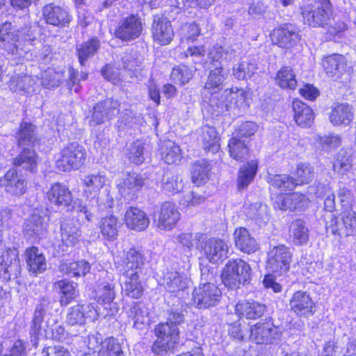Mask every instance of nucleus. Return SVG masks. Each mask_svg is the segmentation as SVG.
I'll return each mask as SVG.
<instances>
[{"label":"nucleus","instance_id":"58","mask_svg":"<svg viewBox=\"0 0 356 356\" xmlns=\"http://www.w3.org/2000/svg\"><path fill=\"white\" fill-rule=\"evenodd\" d=\"M266 179L270 186L282 190H292L296 186L294 178L288 175L268 174Z\"/></svg>","mask_w":356,"mask_h":356},{"label":"nucleus","instance_id":"20","mask_svg":"<svg viewBox=\"0 0 356 356\" xmlns=\"http://www.w3.org/2000/svg\"><path fill=\"white\" fill-rule=\"evenodd\" d=\"M271 38L273 44L288 49L298 40L299 34L293 25L285 24L273 31Z\"/></svg>","mask_w":356,"mask_h":356},{"label":"nucleus","instance_id":"31","mask_svg":"<svg viewBox=\"0 0 356 356\" xmlns=\"http://www.w3.org/2000/svg\"><path fill=\"white\" fill-rule=\"evenodd\" d=\"M25 257L28 269L31 273L37 275L47 269L46 259L38 248L33 246L27 248Z\"/></svg>","mask_w":356,"mask_h":356},{"label":"nucleus","instance_id":"19","mask_svg":"<svg viewBox=\"0 0 356 356\" xmlns=\"http://www.w3.org/2000/svg\"><path fill=\"white\" fill-rule=\"evenodd\" d=\"M280 330L270 322L258 323L250 329V335L257 343H272L280 337Z\"/></svg>","mask_w":356,"mask_h":356},{"label":"nucleus","instance_id":"48","mask_svg":"<svg viewBox=\"0 0 356 356\" xmlns=\"http://www.w3.org/2000/svg\"><path fill=\"white\" fill-rule=\"evenodd\" d=\"M248 140L234 136L229 140L228 148L230 156L237 161H242L248 154Z\"/></svg>","mask_w":356,"mask_h":356},{"label":"nucleus","instance_id":"2","mask_svg":"<svg viewBox=\"0 0 356 356\" xmlns=\"http://www.w3.org/2000/svg\"><path fill=\"white\" fill-rule=\"evenodd\" d=\"M156 340L152 346V352L160 356H165L172 352L179 341V327L160 323L154 328Z\"/></svg>","mask_w":356,"mask_h":356},{"label":"nucleus","instance_id":"5","mask_svg":"<svg viewBox=\"0 0 356 356\" xmlns=\"http://www.w3.org/2000/svg\"><path fill=\"white\" fill-rule=\"evenodd\" d=\"M115 288L113 276L107 275V280L101 282L95 291L97 302L107 305L104 307L106 312L102 314L104 316L115 315L118 312V307L113 302L116 296Z\"/></svg>","mask_w":356,"mask_h":356},{"label":"nucleus","instance_id":"61","mask_svg":"<svg viewBox=\"0 0 356 356\" xmlns=\"http://www.w3.org/2000/svg\"><path fill=\"white\" fill-rule=\"evenodd\" d=\"M218 91L211 92V97L209 98L207 103L213 110V111L218 113H222L224 111L228 110V105L225 102L224 97H226L230 92L225 90L222 95L218 93ZM204 102H207L206 97Z\"/></svg>","mask_w":356,"mask_h":356},{"label":"nucleus","instance_id":"56","mask_svg":"<svg viewBox=\"0 0 356 356\" xmlns=\"http://www.w3.org/2000/svg\"><path fill=\"white\" fill-rule=\"evenodd\" d=\"M293 241L296 245H301L306 243L309 239V229L304 220L297 219L291 226Z\"/></svg>","mask_w":356,"mask_h":356},{"label":"nucleus","instance_id":"60","mask_svg":"<svg viewBox=\"0 0 356 356\" xmlns=\"http://www.w3.org/2000/svg\"><path fill=\"white\" fill-rule=\"evenodd\" d=\"M99 356H123V351L118 341L110 337L106 339L102 343L99 352Z\"/></svg>","mask_w":356,"mask_h":356},{"label":"nucleus","instance_id":"59","mask_svg":"<svg viewBox=\"0 0 356 356\" xmlns=\"http://www.w3.org/2000/svg\"><path fill=\"white\" fill-rule=\"evenodd\" d=\"M34 126L26 122L21 124L20 129L17 133L18 145L21 147L27 145L30 147L35 140Z\"/></svg>","mask_w":356,"mask_h":356},{"label":"nucleus","instance_id":"34","mask_svg":"<svg viewBox=\"0 0 356 356\" xmlns=\"http://www.w3.org/2000/svg\"><path fill=\"white\" fill-rule=\"evenodd\" d=\"M49 200L58 206H70L72 202V195L70 190L64 185L56 183L47 192Z\"/></svg>","mask_w":356,"mask_h":356},{"label":"nucleus","instance_id":"57","mask_svg":"<svg viewBox=\"0 0 356 356\" xmlns=\"http://www.w3.org/2000/svg\"><path fill=\"white\" fill-rule=\"evenodd\" d=\"M161 187L166 194L175 195L183 190L184 184L177 175L166 173L162 179Z\"/></svg>","mask_w":356,"mask_h":356},{"label":"nucleus","instance_id":"1","mask_svg":"<svg viewBox=\"0 0 356 356\" xmlns=\"http://www.w3.org/2000/svg\"><path fill=\"white\" fill-rule=\"evenodd\" d=\"M252 269L250 265L240 258L229 259L223 268L221 277L223 284L230 289H238L241 284L249 282Z\"/></svg>","mask_w":356,"mask_h":356},{"label":"nucleus","instance_id":"46","mask_svg":"<svg viewBox=\"0 0 356 356\" xmlns=\"http://www.w3.org/2000/svg\"><path fill=\"white\" fill-rule=\"evenodd\" d=\"M127 313L129 318L134 322V327L136 329H142L147 323L148 309L144 303L134 302Z\"/></svg>","mask_w":356,"mask_h":356},{"label":"nucleus","instance_id":"8","mask_svg":"<svg viewBox=\"0 0 356 356\" xmlns=\"http://www.w3.org/2000/svg\"><path fill=\"white\" fill-rule=\"evenodd\" d=\"M145 261L144 250L141 248L133 247L124 252L117 268L121 274L142 273Z\"/></svg>","mask_w":356,"mask_h":356},{"label":"nucleus","instance_id":"39","mask_svg":"<svg viewBox=\"0 0 356 356\" xmlns=\"http://www.w3.org/2000/svg\"><path fill=\"white\" fill-rule=\"evenodd\" d=\"M90 270V266L85 260L79 261H63L59 266V270L71 277L85 276Z\"/></svg>","mask_w":356,"mask_h":356},{"label":"nucleus","instance_id":"41","mask_svg":"<svg viewBox=\"0 0 356 356\" xmlns=\"http://www.w3.org/2000/svg\"><path fill=\"white\" fill-rule=\"evenodd\" d=\"M213 69L211 70L204 88L209 92L220 91L222 88V83L226 79L227 72L223 67L214 65Z\"/></svg>","mask_w":356,"mask_h":356},{"label":"nucleus","instance_id":"25","mask_svg":"<svg viewBox=\"0 0 356 356\" xmlns=\"http://www.w3.org/2000/svg\"><path fill=\"white\" fill-rule=\"evenodd\" d=\"M152 35L154 40L161 45H166L171 42L174 31L168 18L159 15L154 17Z\"/></svg>","mask_w":356,"mask_h":356},{"label":"nucleus","instance_id":"52","mask_svg":"<svg viewBox=\"0 0 356 356\" xmlns=\"http://www.w3.org/2000/svg\"><path fill=\"white\" fill-rule=\"evenodd\" d=\"M203 147L205 150L217 152L220 149L219 137L215 128L204 126L202 131Z\"/></svg>","mask_w":356,"mask_h":356},{"label":"nucleus","instance_id":"16","mask_svg":"<svg viewBox=\"0 0 356 356\" xmlns=\"http://www.w3.org/2000/svg\"><path fill=\"white\" fill-rule=\"evenodd\" d=\"M142 30L143 24L140 18L137 15H131L121 21L115 35L122 40H131L138 38Z\"/></svg>","mask_w":356,"mask_h":356},{"label":"nucleus","instance_id":"3","mask_svg":"<svg viewBox=\"0 0 356 356\" xmlns=\"http://www.w3.org/2000/svg\"><path fill=\"white\" fill-rule=\"evenodd\" d=\"M323 3L307 4L301 7V15L305 24L314 27H325L332 16V6L329 0Z\"/></svg>","mask_w":356,"mask_h":356},{"label":"nucleus","instance_id":"7","mask_svg":"<svg viewBox=\"0 0 356 356\" xmlns=\"http://www.w3.org/2000/svg\"><path fill=\"white\" fill-rule=\"evenodd\" d=\"M291 252L284 245L273 247L268 254L266 267L275 275L280 276L290 268Z\"/></svg>","mask_w":356,"mask_h":356},{"label":"nucleus","instance_id":"49","mask_svg":"<svg viewBox=\"0 0 356 356\" xmlns=\"http://www.w3.org/2000/svg\"><path fill=\"white\" fill-rule=\"evenodd\" d=\"M161 154L162 159L168 164L176 163L181 157L179 146L172 140L162 142Z\"/></svg>","mask_w":356,"mask_h":356},{"label":"nucleus","instance_id":"32","mask_svg":"<svg viewBox=\"0 0 356 356\" xmlns=\"http://www.w3.org/2000/svg\"><path fill=\"white\" fill-rule=\"evenodd\" d=\"M265 305L256 301H242L235 307L236 313L249 319H257L264 315Z\"/></svg>","mask_w":356,"mask_h":356},{"label":"nucleus","instance_id":"51","mask_svg":"<svg viewBox=\"0 0 356 356\" xmlns=\"http://www.w3.org/2000/svg\"><path fill=\"white\" fill-rule=\"evenodd\" d=\"M257 165L256 161H251L241 168L238 176L239 189L246 188L253 181L257 171Z\"/></svg>","mask_w":356,"mask_h":356},{"label":"nucleus","instance_id":"26","mask_svg":"<svg viewBox=\"0 0 356 356\" xmlns=\"http://www.w3.org/2000/svg\"><path fill=\"white\" fill-rule=\"evenodd\" d=\"M42 15L47 24L54 26H65L70 21L68 12L54 3L46 4L42 8Z\"/></svg>","mask_w":356,"mask_h":356},{"label":"nucleus","instance_id":"45","mask_svg":"<svg viewBox=\"0 0 356 356\" xmlns=\"http://www.w3.org/2000/svg\"><path fill=\"white\" fill-rule=\"evenodd\" d=\"M314 143L316 148L321 151L330 152L335 149L341 144V138L338 134H330L314 136Z\"/></svg>","mask_w":356,"mask_h":356},{"label":"nucleus","instance_id":"64","mask_svg":"<svg viewBox=\"0 0 356 356\" xmlns=\"http://www.w3.org/2000/svg\"><path fill=\"white\" fill-rule=\"evenodd\" d=\"M83 181L90 193L93 192L96 194V193L104 185L106 177L105 175L99 173L96 175H88L84 177Z\"/></svg>","mask_w":356,"mask_h":356},{"label":"nucleus","instance_id":"35","mask_svg":"<svg viewBox=\"0 0 356 356\" xmlns=\"http://www.w3.org/2000/svg\"><path fill=\"white\" fill-rule=\"evenodd\" d=\"M121 223L115 216L111 214L105 216L99 222V228L103 238L113 241L117 239Z\"/></svg>","mask_w":356,"mask_h":356},{"label":"nucleus","instance_id":"44","mask_svg":"<svg viewBox=\"0 0 356 356\" xmlns=\"http://www.w3.org/2000/svg\"><path fill=\"white\" fill-rule=\"evenodd\" d=\"M15 166L33 172L37 167L36 154L31 147H24L22 152L13 159Z\"/></svg>","mask_w":356,"mask_h":356},{"label":"nucleus","instance_id":"10","mask_svg":"<svg viewBox=\"0 0 356 356\" xmlns=\"http://www.w3.org/2000/svg\"><path fill=\"white\" fill-rule=\"evenodd\" d=\"M156 226L161 230L169 231L173 229L180 219V213L175 204L165 202L154 212Z\"/></svg>","mask_w":356,"mask_h":356},{"label":"nucleus","instance_id":"15","mask_svg":"<svg viewBox=\"0 0 356 356\" xmlns=\"http://www.w3.org/2000/svg\"><path fill=\"white\" fill-rule=\"evenodd\" d=\"M99 315L91 303L78 304L68 309L66 323L70 325H85L87 318L94 320Z\"/></svg>","mask_w":356,"mask_h":356},{"label":"nucleus","instance_id":"13","mask_svg":"<svg viewBox=\"0 0 356 356\" xmlns=\"http://www.w3.org/2000/svg\"><path fill=\"white\" fill-rule=\"evenodd\" d=\"M0 48L8 54L21 56L26 51L20 45L17 33L10 22H5L0 25Z\"/></svg>","mask_w":356,"mask_h":356},{"label":"nucleus","instance_id":"50","mask_svg":"<svg viewBox=\"0 0 356 356\" xmlns=\"http://www.w3.org/2000/svg\"><path fill=\"white\" fill-rule=\"evenodd\" d=\"M70 212V218L69 220H71L72 222L75 220L79 227L86 222L92 220V213L79 200H76L73 202Z\"/></svg>","mask_w":356,"mask_h":356},{"label":"nucleus","instance_id":"63","mask_svg":"<svg viewBox=\"0 0 356 356\" xmlns=\"http://www.w3.org/2000/svg\"><path fill=\"white\" fill-rule=\"evenodd\" d=\"M144 145L136 141L132 143L127 149L126 155L129 160L135 164H141L144 160Z\"/></svg>","mask_w":356,"mask_h":356},{"label":"nucleus","instance_id":"62","mask_svg":"<svg viewBox=\"0 0 356 356\" xmlns=\"http://www.w3.org/2000/svg\"><path fill=\"white\" fill-rule=\"evenodd\" d=\"M193 76V71L186 65L175 67L171 72V79L175 83L186 84Z\"/></svg>","mask_w":356,"mask_h":356},{"label":"nucleus","instance_id":"29","mask_svg":"<svg viewBox=\"0 0 356 356\" xmlns=\"http://www.w3.org/2000/svg\"><path fill=\"white\" fill-rule=\"evenodd\" d=\"M24 233L31 241H36L43 237L46 233V225L44 218L33 214L24 220Z\"/></svg>","mask_w":356,"mask_h":356},{"label":"nucleus","instance_id":"47","mask_svg":"<svg viewBox=\"0 0 356 356\" xmlns=\"http://www.w3.org/2000/svg\"><path fill=\"white\" fill-rule=\"evenodd\" d=\"M33 83V79L31 76L15 73L8 81V86L14 92H28Z\"/></svg>","mask_w":356,"mask_h":356},{"label":"nucleus","instance_id":"38","mask_svg":"<svg viewBox=\"0 0 356 356\" xmlns=\"http://www.w3.org/2000/svg\"><path fill=\"white\" fill-rule=\"evenodd\" d=\"M140 274L136 273L122 274L126 277L122 291L126 296L131 298L138 299L143 295V287L139 278Z\"/></svg>","mask_w":356,"mask_h":356},{"label":"nucleus","instance_id":"36","mask_svg":"<svg viewBox=\"0 0 356 356\" xmlns=\"http://www.w3.org/2000/svg\"><path fill=\"white\" fill-rule=\"evenodd\" d=\"M160 284L170 293H176L186 287V280L177 271L168 270L163 273Z\"/></svg>","mask_w":356,"mask_h":356},{"label":"nucleus","instance_id":"37","mask_svg":"<svg viewBox=\"0 0 356 356\" xmlns=\"http://www.w3.org/2000/svg\"><path fill=\"white\" fill-rule=\"evenodd\" d=\"M293 109L294 111V119L296 123L302 127H309L314 120V113L312 109L300 100L293 102Z\"/></svg>","mask_w":356,"mask_h":356},{"label":"nucleus","instance_id":"17","mask_svg":"<svg viewBox=\"0 0 356 356\" xmlns=\"http://www.w3.org/2000/svg\"><path fill=\"white\" fill-rule=\"evenodd\" d=\"M341 226L338 223L332 224L327 227L332 234L340 236H349L356 235V212L352 208L342 210L341 212Z\"/></svg>","mask_w":356,"mask_h":356},{"label":"nucleus","instance_id":"6","mask_svg":"<svg viewBox=\"0 0 356 356\" xmlns=\"http://www.w3.org/2000/svg\"><path fill=\"white\" fill-rule=\"evenodd\" d=\"M221 296L222 292L216 284H200L193 292V304L199 309L214 307Z\"/></svg>","mask_w":356,"mask_h":356},{"label":"nucleus","instance_id":"9","mask_svg":"<svg viewBox=\"0 0 356 356\" xmlns=\"http://www.w3.org/2000/svg\"><path fill=\"white\" fill-rule=\"evenodd\" d=\"M119 106V102L111 98H107L95 104L89 120L90 126L95 127L111 120L118 114Z\"/></svg>","mask_w":356,"mask_h":356},{"label":"nucleus","instance_id":"42","mask_svg":"<svg viewBox=\"0 0 356 356\" xmlns=\"http://www.w3.org/2000/svg\"><path fill=\"white\" fill-rule=\"evenodd\" d=\"M236 56V50L232 47H223L218 44L214 45L209 53V58L211 61L212 67L218 64L223 67V63Z\"/></svg>","mask_w":356,"mask_h":356},{"label":"nucleus","instance_id":"12","mask_svg":"<svg viewBox=\"0 0 356 356\" xmlns=\"http://www.w3.org/2000/svg\"><path fill=\"white\" fill-rule=\"evenodd\" d=\"M13 28L17 33V38L24 45H34L37 40L38 28L32 25L28 16L15 17L11 22Z\"/></svg>","mask_w":356,"mask_h":356},{"label":"nucleus","instance_id":"18","mask_svg":"<svg viewBox=\"0 0 356 356\" xmlns=\"http://www.w3.org/2000/svg\"><path fill=\"white\" fill-rule=\"evenodd\" d=\"M260 73L257 62L249 56L241 58L232 67V74L238 80L257 81Z\"/></svg>","mask_w":356,"mask_h":356},{"label":"nucleus","instance_id":"55","mask_svg":"<svg viewBox=\"0 0 356 356\" xmlns=\"http://www.w3.org/2000/svg\"><path fill=\"white\" fill-rule=\"evenodd\" d=\"M211 170L210 165L207 160L197 161L193 165L191 177L193 183L200 185L209 179V172Z\"/></svg>","mask_w":356,"mask_h":356},{"label":"nucleus","instance_id":"40","mask_svg":"<svg viewBox=\"0 0 356 356\" xmlns=\"http://www.w3.org/2000/svg\"><path fill=\"white\" fill-rule=\"evenodd\" d=\"M56 287L59 290L60 304L61 307L68 305L72 300H75L79 296V291L76 289V285L73 282L65 280H60L55 283Z\"/></svg>","mask_w":356,"mask_h":356},{"label":"nucleus","instance_id":"53","mask_svg":"<svg viewBox=\"0 0 356 356\" xmlns=\"http://www.w3.org/2000/svg\"><path fill=\"white\" fill-rule=\"evenodd\" d=\"M268 210L267 205L257 202L250 204L246 209L245 213L248 218L254 220L259 226H262L269 219Z\"/></svg>","mask_w":356,"mask_h":356},{"label":"nucleus","instance_id":"23","mask_svg":"<svg viewBox=\"0 0 356 356\" xmlns=\"http://www.w3.org/2000/svg\"><path fill=\"white\" fill-rule=\"evenodd\" d=\"M203 251L206 258L210 262L218 263L227 258L229 246L222 240L210 238L205 241Z\"/></svg>","mask_w":356,"mask_h":356},{"label":"nucleus","instance_id":"43","mask_svg":"<svg viewBox=\"0 0 356 356\" xmlns=\"http://www.w3.org/2000/svg\"><path fill=\"white\" fill-rule=\"evenodd\" d=\"M100 47V41L97 37H93L90 40L83 42L76 47L77 56L79 61L81 65L92 58Z\"/></svg>","mask_w":356,"mask_h":356},{"label":"nucleus","instance_id":"33","mask_svg":"<svg viewBox=\"0 0 356 356\" xmlns=\"http://www.w3.org/2000/svg\"><path fill=\"white\" fill-rule=\"evenodd\" d=\"M234 241L236 246L241 251L250 254L258 250V244L252 237L247 229L244 227L237 228L234 233Z\"/></svg>","mask_w":356,"mask_h":356},{"label":"nucleus","instance_id":"30","mask_svg":"<svg viewBox=\"0 0 356 356\" xmlns=\"http://www.w3.org/2000/svg\"><path fill=\"white\" fill-rule=\"evenodd\" d=\"M124 221L128 228L138 232L145 229L149 224V220L143 211L131 207L126 210Z\"/></svg>","mask_w":356,"mask_h":356},{"label":"nucleus","instance_id":"4","mask_svg":"<svg viewBox=\"0 0 356 356\" xmlns=\"http://www.w3.org/2000/svg\"><path fill=\"white\" fill-rule=\"evenodd\" d=\"M86 155V152L83 146L76 142L70 143L60 151L56 166L64 172L79 169L83 165Z\"/></svg>","mask_w":356,"mask_h":356},{"label":"nucleus","instance_id":"24","mask_svg":"<svg viewBox=\"0 0 356 356\" xmlns=\"http://www.w3.org/2000/svg\"><path fill=\"white\" fill-rule=\"evenodd\" d=\"M144 181L142 176L137 173H127L118 184L119 192L122 196L132 200L142 188Z\"/></svg>","mask_w":356,"mask_h":356},{"label":"nucleus","instance_id":"54","mask_svg":"<svg viewBox=\"0 0 356 356\" xmlns=\"http://www.w3.org/2000/svg\"><path fill=\"white\" fill-rule=\"evenodd\" d=\"M275 81L282 88L293 90L297 86L296 75L289 67H282L277 73Z\"/></svg>","mask_w":356,"mask_h":356},{"label":"nucleus","instance_id":"22","mask_svg":"<svg viewBox=\"0 0 356 356\" xmlns=\"http://www.w3.org/2000/svg\"><path fill=\"white\" fill-rule=\"evenodd\" d=\"M0 186L7 193L21 195L26 191V181L15 169H10L0 179Z\"/></svg>","mask_w":356,"mask_h":356},{"label":"nucleus","instance_id":"14","mask_svg":"<svg viewBox=\"0 0 356 356\" xmlns=\"http://www.w3.org/2000/svg\"><path fill=\"white\" fill-rule=\"evenodd\" d=\"M21 272L18 251L8 248L0 256V277L4 279L17 278Z\"/></svg>","mask_w":356,"mask_h":356},{"label":"nucleus","instance_id":"21","mask_svg":"<svg viewBox=\"0 0 356 356\" xmlns=\"http://www.w3.org/2000/svg\"><path fill=\"white\" fill-rule=\"evenodd\" d=\"M61 244L59 245L62 252H67L68 248L74 246L81 236L80 227L74 225L71 220L65 219L60 226Z\"/></svg>","mask_w":356,"mask_h":356},{"label":"nucleus","instance_id":"28","mask_svg":"<svg viewBox=\"0 0 356 356\" xmlns=\"http://www.w3.org/2000/svg\"><path fill=\"white\" fill-rule=\"evenodd\" d=\"M326 74L337 79L346 71L347 63L346 58L338 54H334L325 57L322 62Z\"/></svg>","mask_w":356,"mask_h":356},{"label":"nucleus","instance_id":"27","mask_svg":"<svg viewBox=\"0 0 356 356\" xmlns=\"http://www.w3.org/2000/svg\"><path fill=\"white\" fill-rule=\"evenodd\" d=\"M353 118V108L347 103L335 104L330 113V120L334 126H348Z\"/></svg>","mask_w":356,"mask_h":356},{"label":"nucleus","instance_id":"11","mask_svg":"<svg viewBox=\"0 0 356 356\" xmlns=\"http://www.w3.org/2000/svg\"><path fill=\"white\" fill-rule=\"evenodd\" d=\"M289 307L298 317L309 318L316 312V305L310 294L307 291H297L290 298Z\"/></svg>","mask_w":356,"mask_h":356}]
</instances>
